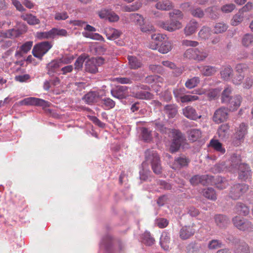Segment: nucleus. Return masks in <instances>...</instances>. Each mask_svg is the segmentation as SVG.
Segmentation results:
<instances>
[{
	"label": "nucleus",
	"instance_id": "obj_1",
	"mask_svg": "<svg viewBox=\"0 0 253 253\" xmlns=\"http://www.w3.org/2000/svg\"><path fill=\"white\" fill-rule=\"evenodd\" d=\"M215 172L229 171L232 173L238 172L240 179L245 180L252 175L249 166L241 162V157L236 154L232 155L225 162L216 165Z\"/></svg>",
	"mask_w": 253,
	"mask_h": 253
},
{
	"label": "nucleus",
	"instance_id": "obj_2",
	"mask_svg": "<svg viewBox=\"0 0 253 253\" xmlns=\"http://www.w3.org/2000/svg\"><path fill=\"white\" fill-rule=\"evenodd\" d=\"M145 162L142 164L143 169L140 171V178L142 180H146L150 173L149 170L145 171L144 170L147 164H151L152 169L156 174H160L162 171L160 157L156 151L151 150L146 151L145 152Z\"/></svg>",
	"mask_w": 253,
	"mask_h": 253
},
{
	"label": "nucleus",
	"instance_id": "obj_3",
	"mask_svg": "<svg viewBox=\"0 0 253 253\" xmlns=\"http://www.w3.org/2000/svg\"><path fill=\"white\" fill-rule=\"evenodd\" d=\"M156 128L163 133L170 132L173 138L170 145L169 150L174 153L178 150L182 142L184 140L182 133L178 130L167 129L162 122L156 121L155 123Z\"/></svg>",
	"mask_w": 253,
	"mask_h": 253
},
{
	"label": "nucleus",
	"instance_id": "obj_4",
	"mask_svg": "<svg viewBox=\"0 0 253 253\" xmlns=\"http://www.w3.org/2000/svg\"><path fill=\"white\" fill-rule=\"evenodd\" d=\"M68 32L65 29L53 28L49 31L38 32L36 37L39 40L54 39L56 37H67Z\"/></svg>",
	"mask_w": 253,
	"mask_h": 253
},
{
	"label": "nucleus",
	"instance_id": "obj_5",
	"mask_svg": "<svg viewBox=\"0 0 253 253\" xmlns=\"http://www.w3.org/2000/svg\"><path fill=\"white\" fill-rule=\"evenodd\" d=\"M52 47L51 42L45 41L40 42L34 46L32 50L33 55L41 59Z\"/></svg>",
	"mask_w": 253,
	"mask_h": 253
},
{
	"label": "nucleus",
	"instance_id": "obj_6",
	"mask_svg": "<svg viewBox=\"0 0 253 253\" xmlns=\"http://www.w3.org/2000/svg\"><path fill=\"white\" fill-rule=\"evenodd\" d=\"M160 27L170 32H172L180 29L182 24L177 19L171 18L169 21L166 22L160 21L158 23Z\"/></svg>",
	"mask_w": 253,
	"mask_h": 253
},
{
	"label": "nucleus",
	"instance_id": "obj_7",
	"mask_svg": "<svg viewBox=\"0 0 253 253\" xmlns=\"http://www.w3.org/2000/svg\"><path fill=\"white\" fill-rule=\"evenodd\" d=\"M248 125L242 123L235 128V132L234 134V143L236 145H238L240 142L243 140L245 136L248 133Z\"/></svg>",
	"mask_w": 253,
	"mask_h": 253
},
{
	"label": "nucleus",
	"instance_id": "obj_8",
	"mask_svg": "<svg viewBox=\"0 0 253 253\" xmlns=\"http://www.w3.org/2000/svg\"><path fill=\"white\" fill-rule=\"evenodd\" d=\"M20 105H34L45 108L48 106V102L43 99L30 97L26 98L19 102Z\"/></svg>",
	"mask_w": 253,
	"mask_h": 253
},
{
	"label": "nucleus",
	"instance_id": "obj_9",
	"mask_svg": "<svg viewBox=\"0 0 253 253\" xmlns=\"http://www.w3.org/2000/svg\"><path fill=\"white\" fill-rule=\"evenodd\" d=\"M232 221L234 226L240 230H249L253 227L252 222L238 216L234 217L232 219Z\"/></svg>",
	"mask_w": 253,
	"mask_h": 253
},
{
	"label": "nucleus",
	"instance_id": "obj_10",
	"mask_svg": "<svg viewBox=\"0 0 253 253\" xmlns=\"http://www.w3.org/2000/svg\"><path fill=\"white\" fill-rule=\"evenodd\" d=\"M228 117V109L225 107H220L215 111L212 120L216 124H220L226 121Z\"/></svg>",
	"mask_w": 253,
	"mask_h": 253
},
{
	"label": "nucleus",
	"instance_id": "obj_11",
	"mask_svg": "<svg viewBox=\"0 0 253 253\" xmlns=\"http://www.w3.org/2000/svg\"><path fill=\"white\" fill-rule=\"evenodd\" d=\"M84 29L85 31L82 33V35L84 37L95 40L104 41V38L102 36L98 33H93L96 31L94 27L87 24L85 25Z\"/></svg>",
	"mask_w": 253,
	"mask_h": 253
},
{
	"label": "nucleus",
	"instance_id": "obj_12",
	"mask_svg": "<svg viewBox=\"0 0 253 253\" xmlns=\"http://www.w3.org/2000/svg\"><path fill=\"white\" fill-rule=\"evenodd\" d=\"M149 46L152 49H158V51L161 53L166 54L171 50L172 43L170 41L165 40L159 46H158V43H150Z\"/></svg>",
	"mask_w": 253,
	"mask_h": 253
},
{
	"label": "nucleus",
	"instance_id": "obj_13",
	"mask_svg": "<svg viewBox=\"0 0 253 253\" xmlns=\"http://www.w3.org/2000/svg\"><path fill=\"white\" fill-rule=\"evenodd\" d=\"M242 98L239 95H236L230 98V100L227 102V103H225L227 104L229 110L230 111H234L237 110V109L240 107L241 102H242Z\"/></svg>",
	"mask_w": 253,
	"mask_h": 253
},
{
	"label": "nucleus",
	"instance_id": "obj_14",
	"mask_svg": "<svg viewBox=\"0 0 253 253\" xmlns=\"http://www.w3.org/2000/svg\"><path fill=\"white\" fill-rule=\"evenodd\" d=\"M127 87L126 86H118L115 89L111 91L112 95L119 99L125 98L127 96Z\"/></svg>",
	"mask_w": 253,
	"mask_h": 253
},
{
	"label": "nucleus",
	"instance_id": "obj_15",
	"mask_svg": "<svg viewBox=\"0 0 253 253\" xmlns=\"http://www.w3.org/2000/svg\"><path fill=\"white\" fill-rule=\"evenodd\" d=\"M233 73V70L230 65L223 66L220 72L221 78L225 81H229L231 79Z\"/></svg>",
	"mask_w": 253,
	"mask_h": 253
},
{
	"label": "nucleus",
	"instance_id": "obj_16",
	"mask_svg": "<svg viewBox=\"0 0 253 253\" xmlns=\"http://www.w3.org/2000/svg\"><path fill=\"white\" fill-rule=\"evenodd\" d=\"M183 114L185 117L193 120H197L201 117V115H198L195 109L191 106H187L183 109Z\"/></svg>",
	"mask_w": 253,
	"mask_h": 253
},
{
	"label": "nucleus",
	"instance_id": "obj_17",
	"mask_svg": "<svg viewBox=\"0 0 253 253\" xmlns=\"http://www.w3.org/2000/svg\"><path fill=\"white\" fill-rule=\"evenodd\" d=\"M195 232V230L192 226H185L183 227L179 232V236L182 240H186L192 236Z\"/></svg>",
	"mask_w": 253,
	"mask_h": 253
},
{
	"label": "nucleus",
	"instance_id": "obj_18",
	"mask_svg": "<svg viewBox=\"0 0 253 253\" xmlns=\"http://www.w3.org/2000/svg\"><path fill=\"white\" fill-rule=\"evenodd\" d=\"M170 236L166 231H164L161 234L160 244L162 248L165 251H168L170 249Z\"/></svg>",
	"mask_w": 253,
	"mask_h": 253
},
{
	"label": "nucleus",
	"instance_id": "obj_19",
	"mask_svg": "<svg viewBox=\"0 0 253 253\" xmlns=\"http://www.w3.org/2000/svg\"><path fill=\"white\" fill-rule=\"evenodd\" d=\"M61 66V61L58 59L51 61L47 64L46 67L48 74L50 75H52L58 71L59 67Z\"/></svg>",
	"mask_w": 253,
	"mask_h": 253
},
{
	"label": "nucleus",
	"instance_id": "obj_20",
	"mask_svg": "<svg viewBox=\"0 0 253 253\" xmlns=\"http://www.w3.org/2000/svg\"><path fill=\"white\" fill-rule=\"evenodd\" d=\"M189 160L184 157H177L175 159L174 162L171 166V168L174 169H177L181 168L187 166Z\"/></svg>",
	"mask_w": 253,
	"mask_h": 253
},
{
	"label": "nucleus",
	"instance_id": "obj_21",
	"mask_svg": "<svg viewBox=\"0 0 253 253\" xmlns=\"http://www.w3.org/2000/svg\"><path fill=\"white\" fill-rule=\"evenodd\" d=\"M172 3L169 0H163L157 2L155 7L160 10L168 11L173 8Z\"/></svg>",
	"mask_w": 253,
	"mask_h": 253
},
{
	"label": "nucleus",
	"instance_id": "obj_22",
	"mask_svg": "<svg viewBox=\"0 0 253 253\" xmlns=\"http://www.w3.org/2000/svg\"><path fill=\"white\" fill-rule=\"evenodd\" d=\"M127 59L130 69L136 70L142 67V63L141 61L136 57L134 56H128Z\"/></svg>",
	"mask_w": 253,
	"mask_h": 253
},
{
	"label": "nucleus",
	"instance_id": "obj_23",
	"mask_svg": "<svg viewBox=\"0 0 253 253\" xmlns=\"http://www.w3.org/2000/svg\"><path fill=\"white\" fill-rule=\"evenodd\" d=\"M198 23L194 20L190 21L184 29V34L186 36H190L194 33L197 28Z\"/></svg>",
	"mask_w": 253,
	"mask_h": 253
},
{
	"label": "nucleus",
	"instance_id": "obj_24",
	"mask_svg": "<svg viewBox=\"0 0 253 253\" xmlns=\"http://www.w3.org/2000/svg\"><path fill=\"white\" fill-rule=\"evenodd\" d=\"M99 98V94L97 91H91L86 94L84 99L87 104L96 102Z\"/></svg>",
	"mask_w": 253,
	"mask_h": 253
},
{
	"label": "nucleus",
	"instance_id": "obj_25",
	"mask_svg": "<svg viewBox=\"0 0 253 253\" xmlns=\"http://www.w3.org/2000/svg\"><path fill=\"white\" fill-rule=\"evenodd\" d=\"M209 50L206 48H196V60L203 61L205 60L209 55Z\"/></svg>",
	"mask_w": 253,
	"mask_h": 253
},
{
	"label": "nucleus",
	"instance_id": "obj_26",
	"mask_svg": "<svg viewBox=\"0 0 253 253\" xmlns=\"http://www.w3.org/2000/svg\"><path fill=\"white\" fill-rule=\"evenodd\" d=\"M220 92V89L219 88L210 89L207 92L205 90H202L198 91V94H207L210 100H213L215 99L219 96Z\"/></svg>",
	"mask_w": 253,
	"mask_h": 253
},
{
	"label": "nucleus",
	"instance_id": "obj_27",
	"mask_svg": "<svg viewBox=\"0 0 253 253\" xmlns=\"http://www.w3.org/2000/svg\"><path fill=\"white\" fill-rule=\"evenodd\" d=\"M21 17L29 25H34L40 23V20L36 16L32 14H23L21 15Z\"/></svg>",
	"mask_w": 253,
	"mask_h": 253
},
{
	"label": "nucleus",
	"instance_id": "obj_28",
	"mask_svg": "<svg viewBox=\"0 0 253 253\" xmlns=\"http://www.w3.org/2000/svg\"><path fill=\"white\" fill-rule=\"evenodd\" d=\"M230 126L227 124L221 125L217 129V135L218 137L223 140L225 139L228 135V131Z\"/></svg>",
	"mask_w": 253,
	"mask_h": 253
},
{
	"label": "nucleus",
	"instance_id": "obj_29",
	"mask_svg": "<svg viewBox=\"0 0 253 253\" xmlns=\"http://www.w3.org/2000/svg\"><path fill=\"white\" fill-rule=\"evenodd\" d=\"M112 244L111 236L107 235L102 239L100 247L101 248H104L107 251L110 252L112 248Z\"/></svg>",
	"mask_w": 253,
	"mask_h": 253
},
{
	"label": "nucleus",
	"instance_id": "obj_30",
	"mask_svg": "<svg viewBox=\"0 0 253 253\" xmlns=\"http://www.w3.org/2000/svg\"><path fill=\"white\" fill-rule=\"evenodd\" d=\"M201 73L205 76H211L214 75L217 71V68L214 66H205L199 68Z\"/></svg>",
	"mask_w": 253,
	"mask_h": 253
},
{
	"label": "nucleus",
	"instance_id": "obj_31",
	"mask_svg": "<svg viewBox=\"0 0 253 253\" xmlns=\"http://www.w3.org/2000/svg\"><path fill=\"white\" fill-rule=\"evenodd\" d=\"M235 211L236 213L246 216L250 212L249 208L245 204L241 203L237 204L235 207Z\"/></svg>",
	"mask_w": 253,
	"mask_h": 253
},
{
	"label": "nucleus",
	"instance_id": "obj_32",
	"mask_svg": "<svg viewBox=\"0 0 253 253\" xmlns=\"http://www.w3.org/2000/svg\"><path fill=\"white\" fill-rule=\"evenodd\" d=\"M208 175H195L192 177L190 181L191 184L196 185L199 183H201L203 185H205L208 183L207 181Z\"/></svg>",
	"mask_w": 253,
	"mask_h": 253
},
{
	"label": "nucleus",
	"instance_id": "obj_33",
	"mask_svg": "<svg viewBox=\"0 0 253 253\" xmlns=\"http://www.w3.org/2000/svg\"><path fill=\"white\" fill-rule=\"evenodd\" d=\"M232 91V88L229 85L226 86L221 94V100L222 103H227V102L230 100L232 96H230Z\"/></svg>",
	"mask_w": 253,
	"mask_h": 253
},
{
	"label": "nucleus",
	"instance_id": "obj_34",
	"mask_svg": "<svg viewBox=\"0 0 253 253\" xmlns=\"http://www.w3.org/2000/svg\"><path fill=\"white\" fill-rule=\"evenodd\" d=\"M165 112L169 118H174L177 114V106L174 104L167 105L165 107Z\"/></svg>",
	"mask_w": 253,
	"mask_h": 253
},
{
	"label": "nucleus",
	"instance_id": "obj_35",
	"mask_svg": "<svg viewBox=\"0 0 253 253\" xmlns=\"http://www.w3.org/2000/svg\"><path fill=\"white\" fill-rule=\"evenodd\" d=\"M129 17L131 22L134 23L140 27L143 24L144 19L143 17L138 13H132L129 15Z\"/></svg>",
	"mask_w": 253,
	"mask_h": 253
},
{
	"label": "nucleus",
	"instance_id": "obj_36",
	"mask_svg": "<svg viewBox=\"0 0 253 253\" xmlns=\"http://www.w3.org/2000/svg\"><path fill=\"white\" fill-rule=\"evenodd\" d=\"M201 134L200 129L197 128L191 129L188 132V138L192 141H195L201 137Z\"/></svg>",
	"mask_w": 253,
	"mask_h": 253
},
{
	"label": "nucleus",
	"instance_id": "obj_37",
	"mask_svg": "<svg viewBox=\"0 0 253 253\" xmlns=\"http://www.w3.org/2000/svg\"><path fill=\"white\" fill-rule=\"evenodd\" d=\"M214 219L216 225L219 227H225L229 221L228 219L226 216L221 214L215 215Z\"/></svg>",
	"mask_w": 253,
	"mask_h": 253
},
{
	"label": "nucleus",
	"instance_id": "obj_38",
	"mask_svg": "<svg viewBox=\"0 0 253 253\" xmlns=\"http://www.w3.org/2000/svg\"><path fill=\"white\" fill-rule=\"evenodd\" d=\"M85 70L86 72L93 74L97 72L98 68L94 61H92V59L88 60L85 64Z\"/></svg>",
	"mask_w": 253,
	"mask_h": 253
},
{
	"label": "nucleus",
	"instance_id": "obj_39",
	"mask_svg": "<svg viewBox=\"0 0 253 253\" xmlns=\"http://www.w3.org/2000/svg\"><path fill=\"white\" fill-rule=\"evenodd\" d=\"M243 46L248 47L253 44V34H246L243 36L241 40Z\"/></svg>",
	"mask_w": 253,
	"mask_h": 253
},
{
	"label": "nucleus",
	"instance_id": "obj_40",
	"mask_svg": "<svg viewBox=\"0 0 253 253\" xmlns=\"http://www.w3.org/2000/svg\"><path fill=\"white\" fill-rule=\"evenodd\" d=\"M106 36L109 40H113L118 38L121 33L118 30L110 28L106 31Z\"/></svg>",
	"mask_w": 253,
	"mask_h": 253
},
{
	"label": "nucleus",
	"instance_id": "obj_41",
	"mask_svg": "<svg viewBox=\"0 0 253 253\" xmlns=\"http://www.w3.org/2000/svg\"><path fill=\"white\" fill-rule=\"evenodd\" d=\"M228 28V25L223 22L215 23L213 31L215 34H220L225 32Z\"/></svg>",
	"mask_w": 253,
	"mask_h": 253
},
{
	"label": "nucleus",
	"instance_id": "obj_42",
	"mask_svg": "<svg viewBox=\"0 0 253 253\" xmlns=\"http://www.w3.org/2000/svg\"><path fill=\"white\" fill-rule=\"evenodd\" d=\"M211 29L209 27L206 26H204L198 33L199 38L202 40L208 39L211 36Z\"/></svg>",
	"mask_w": 253,
	"mask_h": 253
},
{
	"label": "nucleus",
	"instance_id": "obj_43",
	"mask_svg": "<svg viewBox=\"0 0 253 253\" xmlns=\"http://www.w3.org/2000/svg\"><path fill=\"white\" fill-rule=\"evenodd\" d=\"M5 32V34L6 35V37L10 39L17 38L23 33L21 30L18 29H11Z\"/></svg>",
	"mask_w": 253,
	"mask_h": 253
},
{
	"label": "nucleus",
	"instance_id": "obj_44",
	"mask_svg": "<svg viewBox=\"0 0 253 253\" xmlns=\"http://www.w3.org/2000/svg\"><path fill=\"white\" fill-rule=\"evenodd\" d=\"M164 81V79L158 76H149L145 79V82L148 84H152L153 82L158 84V86H160V83L162 84Z\"/></svg>",
	"mask_w": 253,
	"mask_h": 253
},
{
	"label": "nucleus",
	"instance_id": "obj_45",
	"mask_svg": "<svg viewBox=\"0 0 253 253\" xmlns=\"http://www.w3.org/2000/svg\"><path fill=\"white\" fill-rule=\"evenodd\" d=\"M243 19L244 14L239 10V12L232 17L231 24L234 26H237L243 21Z\"/></svg>",
	"mask_w": 253,
	"mask_h": 253
},
{
	"label": "nucleus",
	"instance_id": "obj_46",
	"mask_svg": "<svg viewBox=\"0 0 253 253\" xmlns=\"http://www.w3.org/2000/svg\"><path fill=\"white\" fill-rule=\"evenodd\" d=\"M101 105L105 110H109L115 107V102L110 98H105L101 101Z\"/></svg>",
	"mask_w": 253,
	"mask_h": 253
},
{
	"label": "nucleus",
	"instance_id": "obj_47",
	"mask_svg": "<svg viewBox=\"0 0 253 253\" xmlns=\"http://www.w3.org/2000/svg\"><path fill=\"white\" fill-rule=\"evenodd\" d=\"M133 93L134 97L141 99H148L152 97V94L147 91L138 90Z\"/></svg>",
	"mask_w": 253,
	"mask_h": 253
},
{
	"label": "nucleus",
	"instance_id": "obj_48",
	"mask_svg": "<svg viewBox=\"0 0 253 253\" xmlns=\"http://www.w3.org/2000/svg\"><path fill=\"white\" fill-rule=\"evenodd\" d=\"M152 40L154 42H152L151 43H158V46L161 42H163L167 38V36L162 34H154L151 36Z\"/></svg>",
	"mask_w": 253,
	"mask_h": 253
},
{
	"label": "nucleus",
	"instance_id": "obj_49",
	"mask_svg": "<svg viewBox=\"0 0 253 253\" xmlns=\"http://www.w3.org/2000/svg\"><path fill=\"white\" fill-rule=\"evenodd\" d=\"M210 145L216 151L220 152L221 154H224L225 150L222 147V144L217 140L212 139L210 141Z\"/></svg>",
	"mask_w": 253,
	"mask_h": 253
},
{
	"label": "nucleus",
	"instance_id": "obj_50",
	"mask_svg": "<svg viewBox=\"0 0 253 253\" xmlns=\"http://www.w3.org/2000/svg\"><path fill=\"white\" fill-rule=\"evenodd\" d=\"M203 195L206 198L211 200H215L217 198L214 190L211 188L204 189Z\"/></svg>",
	"mask_w": 253,
	"mask_h": 253
},
{
	"label": "nucleus",
	"instance_id": "obj_51",
	"mask_svg": "<svg viewBox=\"0 0 253 253\" xmlns=\"http://www.w3.org/2000/svg\"><path fill=\"white\" fill-rule=\"evenodd\" d=\"M173 93L176 101L179 102L185 94L186 89L184 87L176 88L173 89Z\"/></svg>",
	"mask_w": 253,
	"mask_h": 253
},
{
	"label": "nucleus",
	"instance_id": "obj_52",
	"mask_svg": "<svg viewBox=\"0 0 253 253\" xmlns=\"http://www.w3.org/2000/svg\"><path fill=\"white\" fill-rule=\"evenodd\" d=\"M206 12L208 16L212 19H216L219 17V14L217 12V8L214 6L208 8L206 10Z\"/></svg>",
	"mask_w": 253,
	"mask_h": 253
},
{
	"label": "nucleus",
	"instance_id": "obj_53",
	"mask_svg": "<svg viewBox=\"0 0 253 253\" xmlns=\"http://www.w3.org/2000/svg\"><path fill=\"white\" fill-rule=\"evenodd\" d=\"M200 83V79L198 77H193L188 79L185 83V85L188 88L191 89L195 87Z\"/></svg>",
	"mask_w": 253,
	"mask_h": 253
},
{
	"label": "nucleus",
	"instance_id": "obj_54",
	"mask_svg": "<svg viewBox=\"0 0 253 253\" xmlns=\"http://www.w3.org/2000/svg\"><path fill=\"white\" fill-rule=\"evenodd\" d=\"M234 252L235 253H250L249 247L245 243H242L236 246Z\"/></svg>",
	"mask_w": 253,
	"mask_h": 253
},
{
	"label": "nucleus",
	"instance_id": "obj_55",
	"mask_svg": "<svg viewBox=\"0 0 253 253\" xmlns=\"http://www.w3.org/2000/svg\"><path fill=\"white\" fill-rule=\"evenodd\" d=\"M142 242L148 246H151L154 243L155 240L151 237L150 232H145L142 236Z\"/></svg>",
	"mask_w": 253,
	"mask_h": 253
},
{
	"label": "nucleus",
	"instance_id": "obj_56",
	"mask_svg": "<svg viewBox=\"0 0 253 253\" xmlns=\"http://www.w3.org/2000/svg\"><path fill=\"white\" fill-rule=\"evenodd\" d=\"M54 18L56 21H63L67 19L69 15L66 11H55Z\"/></svg>",
	"mask_w": 253,
	"mask_h": 253
},
{
	"label": "nucleus",
	"instance_id": "obj_57",
	"mask_svg": "<svg viewBox=\"0 0 253 253\" xmlns=\"http://www.w3.org/2000/svg\"><path fill=\"white\" fill-rule=\"evenodd\" d=\"M230 196L234 199H238L241 196L240 190L238 187V184L234 185L232 187L230 191Z\"/></svg>",
	"mask_w": 253,
	"mask_h": 253
},
{
	"label": "nucleus",
	"instance_id": "obj_58",
	"mask_svg": "<svg viewBox=\"0 0 253 253\" xmlns=\"http://www.w3.org/2000/svg\"><path fill=\"white\" fill-rule=\"evenodd\" d=\"M235 69L237 73L243 74L244 72L249 69V66L246 63H239L236 65Z\"/></svg>",
	"mask_w": 253,
	"mask_h": 253
},
{
	"label": "nucleus",
	"instance_id": "obj_59",
	"mask_svg": "<svg viewBox=\"0 0 253 253\" xmlns=\"http://www.w3.org/2000/svg\"><path fill=\"white\" fill-rule=\"evenodd\" d=\"M196 48H190L186 50L184 54V57L190 59H194L196 60Z\"/></svg>",
	"mask_w": 253,
	"mask_h": 253
},
{
	"label": "nucleus",
	"instance_id": "obj_60",
	"mask_svg": "<svg viewBox=\"0 0 253 253\" xmlns=\"http://www.w3.org/2000/svg\"><path fill=\"white\" fill-rule=\"evenodd\" d=\"M199 99V97L197 95H192L190 94H185L182 96V99L180 100V102L182 103H188L197 100Z\"/></svg>",
	"mask_w": 253,
	"mask_h": 253
},
{
	"label": "nucleus",
	"instance_id": "obj_61",
	"mask_svg": "<svg viewBox=\"0 0 253 253\" xmlns=\"http://www.w3.org/2000/svg\"><path fill=\"white\" fill-rule=\"evenodd\" d=\"M236 6L233 3H228L222 5L221 7V11L224 13H228L232 12L235 8Z\"/></svg>",
	"mask_w": 253,
	"mask_h": 253
},
{
	"label": "nucleus",
	"instance_id": "obj_62",
	"mask_svg": "<svg viewBox=\"0 0 253 253\" xmlns=\"http://www.w3.org/2000/svg\"><path fill=\"white\" fill-rule=\"evenodd\" d=\"M222 242L218 240H212L208 244V248L211 250L216 249L221 247Z\"/></svg>",
	"mask_w": 253,
	"mask_h": 253
},
{
	"label": "nucleus",
	"instance_id": "obj_63",
	"mask_svg": "<svg viewBox=\"0 0 253 253\" xmlns=\"http://www.w3.org/2000/svg\"><path fill=\"white\" fill-rule=\"evenodd\" d=\"M141 135L143 139L145 141H149L151 140L152 138L151 131L148 130V129L146 128H142Z\"/></svg>",
	"mask_w": 253,
	"mask_h": 253
},
{
	"label": "nucleus",
	"instance_id": "obj_64",
	"mask_svg": "<svg viewBox=\"0 0 253 253\" xmlns=\"http://www.w3.org/2000/svg\"><path fill=\"white\" fill-rule=\"evenodd\" d=\"M244 78V74L237 73L236 75L231 78V82L234 84L239 85L242 83Z\"/></svg>",
	"mask_w": 253,
	"mask_h": 253
}]
</instances>
